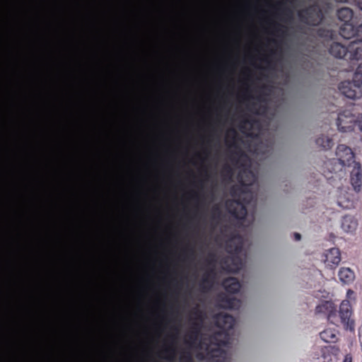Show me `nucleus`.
<instances>
[{
  "label": "nucleus",
  "instance_id": "nucleus-23",
  "mask_svg": "<svg viewBox=\"0 0 362 362\" xmlns=\"http://www.w3.org/2000/svg\"><path fill=\"white\" fill-rule=\"evenodd\" d=\"M343 362H353L352 356L350 354H346L343 360Z\"/></svg>",
  "mask_w": 362,
  "mask_h": 362
},
{
  "label": "nucleus",
  "instance_id": "nucleus-16",
  "mask_svg": "<svg viewBox=\"0 0 362 362\" xmlns=\"http://www.w3.org/2000/svg\"><path fill=\"white\" fill-rule=\"evenodd\" d=\"M223 286L228 293H236L240 288L239 282L234 278L226 279L223 282Z\"/></svg>",
  "mask_w": 362,
  "mask_h": 362
},
{
  "label": "nucleus",
  "instance_id": "nucleus-10",
  "mask_svg": "<svg viewBox=\"0 0 362 362\" xmlns=\"http://www.w3.org/2000/svg\"><path fill=\"white\" fill-rule=\"evenodd\" d=\"M227 208L229 212L236 218H244L247 214L245 207L242 203L238 202H230L227 203Z\"/></svg>",
  "mask_w": 362,
  "mask_h": 362
},
{
  "label": "nucleus",
  "instance_id": "nucleus-22",
  "mask_svg": "<svg viewBox=\"0 0 362 362\" xmlns=\"http://www.w3.org/2000/svg\"><path fill=\"white\" fill-rule=\"evenodd\" d=\"M357 35L360 37V40L362 41V23L358 26L357 29Z\"/></svg>",
  "mask_w": 362,
  "mask_h": 362
},
{
  "label": "nucleus",
  "instance_id": "nucleus-3",
  "mask_svg": "<svg viewBox=\"0 0 362 362\" xmlns=\"http://www.w3.org/2000/svg\"><path fill=\"white\" fill-rule=\"evenodd\" d=\"M299 16L303 21L311 25H316L322 21V12L317 6L300 11Z\"/></svg>",
  "mask_w": 362,
  "mask_h": 362
},
{
  "label": "nucleus",
  "instance_id": "nucleus-7",
  "mask_svg": "<svg viewBox=\"0 0 362 362\" xmlns=\"http://www.w3.org/2000/svg\"><path fill=\"white\" fill-rule=\"evenodd\" d=\"M337 125L341 132H351L355 125V118L351 115L341 114L338 117Z\"/></svg>",
  "mask_w": 362,
  "mask_h": 362
},
{
  "label": "nucleus",
  "instance_id": "nucleus-26",
  "mask_svg": "<svg viewBox=\"0 0 362 362\" xmlns=\"http://www.w3.org/2000/svg\"><path fill=\"white\" fill-rule=\"evenodd\" d=\"M295 238L296 240H299L300 239V235L298 233L295 234Z\"/></svg>",
  "mask_w": 362,
  "mask_h": 362
},
{
  "label": "nucleus",
  "instance_id": "nucleus-6",
  "mask_svg": "<svg viewBox=\"0 0 362 362\" xmlns=\"http://www.w3.org/2000/svg\"><path fill=\"white\" fill-rule=\"evenodd\" d=\"M324 264L327 268L335 269L341 262V254L337 248L333 247L324 253Z\"/></svg>",
  "mask_w": 362,
  "mask_h": 362
},
{
  "label": "nucleus",
  "instance_id": "nucleus-12",
  "mask_svg": "<svg viewBox=\"0 0 362 362\" xmlns=\"http://www.w3.org/2000/svg\"><path fill=\"white\" fill-rule=\"evenodd\" d=\"M320 338L326 343H335L337 338V331L335 329L328 328L320 334Z\"/></svg>",
  "mask_w": 362,
  "mask_h": 362
},
{
  "label": "nucleus",
  "instance_id": "nucleus-20",
  "mask_svg": "<svg viewBox=\"0 0 362 362\" xmlns=\"http://www.w3.org/2000/svg\"><path fill=\"white\" fill-rule=\"evenodd\" d=\"M238 303V301L235 299H229L228 304L226 307L230 309H233L235 308Z\"/></svg>",
  "mask_w": 362,
  "mask_h": 362
},
{
  "label": "nucleus",
  "instance_id": "nucleus-5",
  "mask_svg": "<svg viewBox=\"0 0 362 362\" xmlns=\"http://www.w3.org/2000/svg\"><path fill=\"white\" fill-rule=\"evenodd\" d=\"M361 86H358L357 83L350 81H344L340 83L339 87L340 92L346 98L350 99L359 98L362 92L361 90Z\"/></svg>",
  "mask_w": 362,
  "mask_h": 362
},
{
  "label": "nucleus",
  "instance_id": "nucleus-9",
  "mask_svg": "<svg viewBox=\"0 0 362 362\" xmlns=\"http://www.w3.org/2000/svg\"><path fill=\"white\" fill-rule=\"evenodd\" d=\"M338 277L340 282L344 285H350L356 279V274L353 269L343 267L339 269Z\"/></svg>",
  "mask_w": 362,
  "mask_h": 362
},
{
  "label": "nucleus",
  "instance_id": "nucleus-8",
  "mask_svg": "<svg viewBox=\"0 0 362 362\" xmlns=\"http://www.w3.org/2000/svg\"><path fill=\"white\" fill-rule=\"evenodd\" d=\"M351 172V184L356 192H359L362 185V174L358 163H354Z\"/></svg>",
  "mask_w": 362,
  "mask_h": 362
},
{
  "label": "nucleus",
  "instance_id": "nucleus-21",
  "mask_svg": "<svg viewBox=\"0 0 362 362\" xmlns=\"http://www.w3.org/2000/svg\"><path fill=\"white\" fill-rule=\"evenodd\" d=\"M355 125H357L359 130L362 132V114L355 119Z\"/></svg>",
  "mask_w": 362,
  "mask_h": 362
},
{
  "label": "nucleus",
  "instance_id": "nucleus-25",
  "mask_svg": "<svg viewBox=\"0 0 362 362\" xmlns=\"http://www.w3.org/2000/svg\"><path fill=\"white\" fill-rule=\"evenodd\" d=\"M356 1V4L358 6V8L362 10V0H355Z\"/></svg>",
  "mask_w": 362,
  "mask_h": 362
},
{
  "label": "nucleus",
  "instance_id": "nucleus-1",
  "mask_svg": "<svg viewBox=\"0 0 362 362\" xmlns=\"http://www.w3.org/2000/svg\"><path fill=\"white\" fill-rule=\"evenodd\" d=\"M215 321L221 331L214 336L215 342H211L209 345L205 343L200 344V349L204 350V353H198L197 357L199 359L206 358L207 362H225L226 354L224 347L229 341L228 332L234 325V319L230 315L221 313L216 317Z\"/></svg>",
  "mask_w": 362,
  "mask_h": 362
},
{
  "label": "nucleus",
  "instance_id": "nucleus-4",
  "mask_svg": "<svg viewBox=\"0 0 362 362\" xmlns=\"http://www.w3.org/2000/svg\"><path fill=\"white\" fill-rule=\"evenodd\" d=\"M336 154L339 164L342 167L351 168L354 163H356L354 159V154L351 149L344 145H339Z\"/></svg>",
  "mask_w": 362,
  "mask_h": 362
},
{
  "label": "nucleus",
  "instance_id": "nucleus-24",
  "mask_svg": "<svg viewBox=\"0 0 362 362\" xmlns=\"http://www.w3.org/2000/svg\"><path fill=\"white\" fill-rule=\"evenodd\" d=\"M358 337H359L360 346H361V348L362 350V327H361L359 329Z\"/></svg>",
  "mask_w": 362,
  "mask_h": 362
},
{
  "label": "nucleus",
  "instance_id": "nucleus-2",
  "mask_svg": "<svg viewBox=\"0 0 362 362\" xmlns=\"http://www.w3.org/2000/svg\"><path fill=\"white\" fill-rule=\"evenodd\" d=\"M356 301L355 292L351 289H348L346 293V299L343 300L339 308V316L341 323L344 329L354 332L355 329V321L353 316V310L351 305Z\"/></svg>",
  "mask_w": 362,
  "mask_h": 362
},
{
  "label": "nucleus",
  "instance_id": "nucleus-11",
  "mask_svg": "<svg viewBox=\"0 0 362 362\" xmlns=\"http://www.w3.org/2000/svg\"><path fill=\"white\" fill-rule=\"evenodd\" d=\"M349 48L338 42L332 44L329 48V53L336 58H343L347 53Z\"/></svg>",
  "mask_w": 362,
  "mask_h": 362
},
{
  "label": "nucleus",
  "instance_id": "nucleus-19",
  "mask_svg": "<svg viewBox=\"0 0 362 362\" xmlns=\"http://www.w3.org/2000/svg\"><path fill=\"white\" fill-rule=\"evenodd\" d=\"M249 175H250V177H251V178H252V180H244V178H243V175H240V181H241V182H242L243 185H250V184L252 183V181L254 180V175H253V174H252L250 172L249 173Z\"/></svg>",
  "mask_w": 362,
  "mask_h": 362
},
{
  "label": "nucleus",
  "instance_id": "nucleus-13",
  "mask_svg": "<svg viewBox=\"0 0 362 362\" xmlns=\"http://www.w3.org/2000/svg\"><path fill=\"white\" fill-rule=\"evenodd\" d=\"M357 221L354 218L346 216L341 221V228L344 232L351 233L354 231L357 228Z\"/></svg>",
  "mask_w": 362,
  "mask_h": 362
},
{
  "label": "nucleus",
  "instance_id": "nucleus-17",
  "mask_svg": "<svg viewBox=\"0 0 362 362\" xmlns=\"http://www.w3.org/2000/svg\"><path fill=\"white\" fill-rule=\"evenodd\" d=\"M356 41H352L349 45V50L353 52L352 57L356 59H360L362 58V44L360 46L356 47Z\"/></svg>",
  "mask_w": 362,
  "mask_h": 362
},
{
  "label": "nucleus",
  "instance_id": "nucleus-15",
  "mask_svg": "<svg viewBox=\"0 0 362 362\" xmlns=\"http://www.w3.org/2000/svg\"><path fill=\"white\" fill-rule=\"evenodd\" d=\"M317 310L319 312H322L324 310L329 311L327 315V319L329 321L334 323V320L336 317V312L334 304L332 302L326 301L323 303L322 305L317 307Z\"/></svg>",
  "mask_w": 362,
  "mask_h": 362
},
{
  "label": "nucleus",
  "instance_id": "nucleus-14",
  "mask_svg": "<svg viewBox=\"0 0 362 362\" xmlns=\"http://www.w3.org/2000/svg\"><path fill=\"white\" fill-rule=\"evenodd\" d=\"M338 18L345 23L346 26H351L349 23L351 21L353 17V12L349 8L344 7L338 10L337 11Z\"/></svg>",
  "mask_w": 362,
  "mask_h": 362
},
{
  "label": "nucleus",
  "instance_id": "nucleus-18",
  "mask_svg": "<svg viewBox=\"0 0 362 362\" xmlns=\"http://www.w3.org/2000/svg\"><path fill=\"white\" fill-rule=\"evenodd\" d=\"M353 80L355 83H357L358 86L362 85V64L358 66Z\"/></svg>",
  "mask_w": 362,
  "mask_h": 362
}]
</instances>
